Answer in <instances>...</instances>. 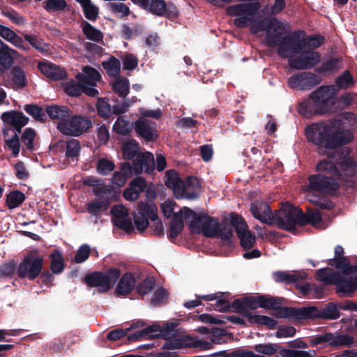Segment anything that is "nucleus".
Masks as SVG:
<instances>
[{
	"mask_svg": "<svg viewBox=\"0 0 357 357\" xmlns=\"http://www.w3.org/2000/svg\"><path fill=\"white\" fill-rule=\"evenodd\" d=\"M354 121L353 114L344 113L334 121L306 128L307 140L318 146L320 154L327 155L328 158L318 162V173L308 176L307 183L301 187V190L310 202L322 208H331L332 204L322 203L320 198L336 192L344 177L357 174L356 163L349 156V149L337 148L351 139V133L347 128L354 125Z\"/></svg>",
	"mask_w": 357,
	"mask_h": 357,
	"instance_id": "f257e3e1",
	"label": "nucleus"
},
{
	"mask_svg": "<svg viewBox=\"0 0 357 357\" xmlns=\"http://www.w3.org/2000/svg\"><path fill=\"white\" fill-rule=\"evenodd\" d=\"M272 24L275 33H268L267 46L277 47L280 56L289 59L291 67L310 69L320 61L321 55L314 50L323 43L322 37H301L296 33H291L287 23L273 20Z\"/></svg>",
	"mask_w": 357,
	"mask_h": 357,
	"instance_id": "f03ea898",
	"label": "nucleus"
},
{
	"mask_svg": "<svg viewBox=\"0 0 357 357\" xmlns=\"http://www.w3.org/2000/svg\"><path fill=\"white\" fill-rule=\"evenodd\" d=\"M261 8L259 2L243 3L230 6L227 8V13L231 16H235L234 24L238 27H245L250 25V31L257 34L266 31L265 43L267 45V36L269 32L274 31L273 21H280L276 18H265L259 20L258 10Z\"/></svg>",
	"mask_w": 357,
	"mask_h": 357,
	"instance_id": "7ed1b4c3",
	"label": "nucleus"
},
{
	"mask_svg": "<svg viewBox=\"0 0 357 357\" xmlns=\"http://www.w3.org/2000/svg\"><path fill=\"white\" fill-rule=\"evenodd\" d=\"M186 221L190 222L192 232L202 233L206 237H213L218 234L219 222L204 213H196L188 207H183Z\"/></svg>",
	"mask_w": 357,
	"mask_h": 357,
	"instance_id": "20e7f679",
	"label": "nucleus"
},
{
	"mask_svg": "<svg viewBox=\"0 0 357 357\" xmlns=\"http://www.w3.org/2000/svg\"><path fill=\"white\" fill-rule=\"evenodd\" d=\"M273 222L284 229H294L297 225H303L304 218L301 215V211L291 205L283 206L273 215Z\"/></svg>",
	"mask_w": 357,
	"mask_h": 357,
	"instance_id": "39448f33",
	"label": "nucleus"
},
{
	"mask_svg": "<svg viewBox=\"0 0 357 357\" xmlns=\"http://www.w3.org/2000/svg\"><path fill=\"white\" fill-rule=\"evenodd\" d=\"M43 258L39 256L36 250L29 252L17 268V274L21 278L34 280L42 271Z\"/></svg>",
	"mask_w": 357,
	"mask_h": 357,
	"instance_id": "423d86ee",
	"label": "nucleus"
},
{
	"mask_svg": "<svg viewBox=\"0 0 357 357\" xmlns=\"http://www.w3.org/2000/svg\"><path fill=\"white\" fill-rule=\"evenodd\" d=\"M91 126V121L81 116H69L66 121L58 122V130L64 135L79 136Z\"/></svg>",
	"mask_w": 357,
	"mask_h": 357,
	"instance_id": "0eeeda50",
	"label": "nucleus"
},
{
	"mask_svg": "<svg viewBox=\"0 0 357 357\" xmlns=\"http://www.w3.org/2000/svg\"><path fill=\"white\" fill-rule=\"evenodd\" d=\"M121 273L119 269L113 268L105 273L95 272L86 276V282L91 287L99 288L100 292H106L112 288L119 278Z\"/></svg>",
	"mask_w": 357,
	"mask_h": 357,
	"instance_id": "6e6552de",
	"label": "nucleus"
},
{
	"mask_svg": "<svg viewBox=\"0 0 357 357\" xmlns=\"http://www.w3.org/2000/svg\"><path fill=\"white\" fill-rule=\"evenodd\" d=\"M337 89L334 86H323L311 93L317 105L319 111L322 114L331 112L335 102Z\"/></svg>",
	"mask_w": 357,
	"mask_h": 357,
	"instance_id": "1a4fd4ad",
	"label": "nucleus"
},
{
	"mask_svg": "<svg viewBox=\"0 0 357 357\" xmlns=\"http://www.w3.org/2000/svg\"><path fill=\"white\" fill-rule=\"evenodd\" d=\"M337 291L350 294L357 289V264L346 266L342 271H338L337 278L334 283Z\"/></svg>",
	"mask_w": 357,
	"mask_h": 357,
	"instance_id": "9d476101",
	"label": "nucleus"
},
{
	"mask_svg": "<svg viewBox=\"0 0 357 357\" xmlns=\"http://www.w3.org/2000/svg\"><path fill=\"white\" fill-rule=\"evenodd\" d=\"M215 342L214 339H212L211 342H208L204 340L192 338L191 336L186 335L170 340L166 343L165 347L171 349L194 347L202 350H206L211 349L213 344Z\"/></svg>",
	"mask_w": 357,
	"mask_h": 357,
	"instance_id": "9b49d317",
	"label": "nucleus"
},
{
	"mask_svg": "<svg viewBox=\"0 0 357 357\" xmlns=\"http://www.w3.org/2000/svg\"><path fill=\"white\" fill-rule=\"evenodd\" d=\"M231 224L236 231L242 247L245 249L252 248L255 245L256 239L248 229V225L243 219L237 215H233L231 218Z\"/></svg>",
	"mask_w": 357,
	"mask_h": 357,
	"instance_id": "f8f14e48",
	"label": "nucleus"
},
{
	"mask_svg": "<svg viewBox=\"0 0 357 357\" xmlns=\"http://www.w3.org/2000/svg\"><path fill=\"white\" fill-rule=\"evenodd\" d=\"M289 349H281L279 354L281 357H315L317 353L314 350H302L307 347L305 342L300 338L288 342Z\"/></svg>",
	"mask_w": 357,
	"mask_h": 357,
	"instance_id": "ddd939ff",
	"label": "nucleus"
},
{
	"mask_svg": "<svg viewBox=\"0 0 357 357\" xmlns=\"http://www.w3.org/2000/svg\"><path fill=\"white\" fill-rule=\"evenodd\" d=\"M288 82L291 88L306 90L319 84L321 79L314 74L305 72L291 77Z\"/></svg>",
	"mask_w": 357,
	"mask_h": 357,
	"instance_id": "4468645a",
	"label": "nucleus"
},
{
	"mask_svg": "<svg viewBox=\"0 0 357 357\" xmlns=\"http://www.w3.org/2000/svg\"><path fill=\"white\" fill-rule=\"evenodd\" d=\"M319 309L314 306L302 308L284 307L280 314L282 317H291L295 319H307L319 318Z\"/></svg>",
	"mask_w": 357,
	"mask_h": 357,
	"instance_id": "2eb2a0df",
	"label": "nucleus"
},
{
	"mask_svg": "<svg viewBox=\"0 0 357 357\" xmlns=\"http://www.w3.org/2000/svg\"><path fill=\"white\" fill-rule=\"evenodd\" d=\"M176 326L177 324L175 323H169L164 326L162 328H160L158 325H152L135 333L131 338L138 340L147 336L150 339L158 335V333H164L165 335L172 337L174 335V329Z\"/></svg>",
	"mask_w": 357,
	"mask_h": 357,
	"instance_id": "dca6fc26",
	"label": "nucleus"
},
{
	"mask_svg": "<svg viewBox=\"0 0 357 357\" xmlns=\"http://www.w3.org/2000/svg\"><path fill=\"white\" fill-rule=\"evenodd\" d=\"M109 189L107 186L97 187L95 193L99 197L98 200L88 204L87 210L93 215H97L102 210H106L109 205L108 195Z\"/></svg>",
	"mask_w": 357,
	"mask_h": 357,
	"instance_id": "f3484780",
	"label": "nucleus"
},
{
	"mask_svg": "<svg viewBox=\"0 0 357 357\" xmlns=\"http://www.w3.org/2000/svg\"><path fill=\"white\" fill-rule=\"evenodd\" d=\"M114 225L122 229L126 232H130L133 226L131 220L128 218V209L122 205L114 206L111 208Z\"/></svg>",
	"mask_w": 357,
	"mask_h": 357,
	"instance_id": "a211bd4d",
	"label": "nucleus"
},
{
	"mask_svg": "<svg viewBox=\"0 0 357 357\" xmlns=\"http://www.w3.org/2000/svg\"><path fill=\"white\" fill-rule=\"evenodd\" d=\"M155 167L153 155L150 152L139 153L133 160V171L135 175L141 174L143 171L150 174Z\"/></svg>",
	"mask_w": 357,
	"mask_h": 357,
	"instance_id": "6ab92c4d",
	"label": "nucleus"
},
{
	"mask_svg": "<svg viewBox=\"0 0 357 357\" xmlns=\"http://www.w3.org/2000/svg\"><path fill=\"white\" fill-rule=\"evenodd\" d=\"M136 132L146 141H152L156 138L155 123L146 119L141 118L135 123Z\"/></svg>",
	"mask_w": 357,
	"mask_h": 357,
	"instance_id": "aec40b11",
	"label": "nucleus"
},
{
	"mask_svg": "<svg viewBox=\"0 0 357 357\" xmlns=\"http://www.w3.org/2000/svg\"><path fill=\"white\" fill-rule=\"evenodd\" d=\"M250 211L253 216L261 222L268 225L273 223V214L267 204L255 202L251 204Z\"/></svg>",
	"mask_w": 357,
	"mask_h": 357,
	"instance_id": "412c9836",
	"label": "nucleus"
},
{
	"mask_svg": "<svg viewBox=\"0 0 357 357\" xmlns=\"http://www.w3.org/2000/svg\"><path fill=\"white\" fill-rule=\"evenodd\" d=\"M165 185L172 190L174 195L178 198H183L185 194L184 183L180 179L178 174L174 170H169L165 175Z\"/></svg>",
	"mask_w": 357,
	"mask_h": 357,
	"instance_id": "4be33fe9",
	"label": "nucleus"
},
{
	"mask_svg": "<svg viewBox=\"0 0 357 357\" xmlns=\"http://www.w3.org/2000/svg\"><path fill=\"white\" fill-rule=\"evenodd\" d=\"M307 278V274L304 271H277L273 273V279L276 282H283L285 284L300 282Z\"/></svg>",
	"mask_w": 357,
	"mask_h": 357,
	"instance_id": "5701e85b",
	"label": "nucleus"
},
{
	"mask_svg": "<svg viewBox=\"0 0 357 357\" xmlns=\"http://www.w3.org/2000/svg\"><path fill=\"white\" fill-rule=\"evenodd\" d=\"M146 186L145 180L142 177L134 178L123 192V197L128 201H135L138 199Z\"/></svg>",
	"mask_w": 357,
	"mask_h": 357,
	"instance_id": "b1692460",
	"label": "nucleus"
},
{
	"mask_svg": "<svg viewBox=\"0 0 357 357\" xmlns=\"http://www.w3.org/2000/svg\"><path fill=\"white\" fill-rule=\"evenodd\" d=\"M77 78L82 84L95 88L97 83L100 82L101 75L96 69L86 66L83 68L82 73L77 75Z\"/></svg>",
	"mask_w": 357,
	"mask_h": 357,
	"instance_id": "393cba45",
	"label": "nucleus"
},
{
	"mask_svg": "<svg viewBox=\"0 0 357 357\" xmlns=\"http://www.w3.org/2000/svg\"><path fill=\"white\" fill-rule=\"evenodd\" d=\"M0 36L20 50H26L29 49L28 45L14 31L1 24Z\"/></svg>",
	"mask_w": 357,
	"mask_h": 357,
	"instance_id": "a878e982",
	"label": "nucleus"
},
{
	"mask_svg": "<svg viewBox=\"0 0 357 357\" xmlns=\"http://www.w3.org/2000/svg\"><path fill=\"white\" fill-rule=\"evenodd\" d=\"M38 68L44 75L54 80L62 79L66 76L63 68L52 63H40Z\"/></svg>",
	"mask_w": 357,
	"mask_h": 357,
	"instance_id": "bb28decb",
	"label": "nucleus"
},
{
	"mask_svg": "<svg viewBox=\"0 0 357 357\" xmlns=\"http://www.w3.org/2000/svg\"><path fill=\"white\" fill-rule=\"evenodd\" d=\"M17 52L0 40V70L9 69L13 63Z\"/></svg>",
	"mask_w": 357,
	"mask_h": 357,
	"instance_id": "cd10ccee",
	"label": "nucleus"
},
{
	"mask_svg": "<svg viewBox=\"0 0 357 357\" xmlns=\"http://www.w3.org/2000/svg\"><path fill=\"white\" fill-rule=\"evenodd\" d=\"M134 174L132 167L129 163H123L119 171H116L111 178L112 183L118 187H122L126 183L127 178Z\"/></svg>",
	"mask_w": 357,
	"mask_h": 357,
	"instance_id": "c85d7f7f",
	"label": "nucleus"
},
{
	"mask_svg": "<svg viewBox=\"0 0 357 357\" xmlns=\"http://www.w3.org/2000/svg\"><path fill=\"white\" fill-rule=\"evenodd\" d=\"M2 120L13 126L20 132L21 128L28 123V119L22 112H10L2 114Z\"/></svg>",
	"mask_w": 357,
	"mask_h": 357,
	"instance_id": "c756f323",
	"label": "nucleus"
},
{
	"mask_svg": "<svg viewBox=\"0 0 357 357\" xmlns=\"http://www.w3.org/2000/svg\"><path fill=\"white\" fill-rule=\"evenodd\" d=\"M65 91L66 93L71 96H80L83 92L89 96H96L98 94L97 89L93 87H89L88 86L82 84L79 81V83H69L65 87Z\"/></svg>",
	"mask_w": 357,
	"mask_h": 357,
	"instance_id": "7c9ffc66",
	"label": "nucleus"
},
{
	"mask_svg": "<svg viewBox=\"0 0 357 357\" xmlns=\"http://www.w3.org/2000/svg\"><path fill=\"white\" fill-rule=\"evenodd\" d=\"M298 112L307 118H310L314 114H323L321 112L319 111L317 105L311 95L309 98L299 103Z\"/></svg>",
	"mask_w": 357,
	"mask_h": 357,
	"instance_id": "2f4dec72",
	"label": "nucleus"
},
{
	"mask_svg": "<svg viewBox=\"0 0 357 357\" xmlns=\"http://www.w3.org/2000/svg\"><path fill=\"white\" fill-rule=\"evenodd\" d=\"M330 346L331 347L338 348L351 347L355 342L354 338L349 335L330 333Z\"/></svg>",
	"mask_w": 357,
	"mask_h": 357,
	"instance_id": "473e14b6",
	"label": "nucleus"
},
{
	"mask_svg": "<svg viewBox=\"0 0 357 357\" xmlns=\"http://www.w3.org/2000/svg\"><path fill=\"white\" fill-rule=\"evenodd\" d=\"M135 285V280L132 274L126 273L120 280L117 287L116 293L119 295L129 294Z\"/></svg>",
	"mask_w": 357,
	"mask_h": 357,
	"instance_id": "72a5a7b5",
	"label": "nucleus"
},
{
	"mask_svg": "<svg viewBox=\"0 0 357 357\" xmlns=\"http://www.w3.org/2000/svg\"><path fill=\"white\" fill-rule=\"evenodd\" d=\"M183 208H181L178 213H175L170 226L169 235L172 238H176L183 228V220L185 218V213L183 212Z\"/></svg>",
	"mask_w": 357,
	"mask_h": 357,
	"instance_id": "f704fd0d",
	"label": "nucleus"
},
{
	"mask_svg": "<svg viewBox=\"0 0 357 357\" xmlns=\"http://www.w3.org/2000/svg\"><path fill=\"white\" fill-rule=\"evenodd\" d=\"M46 112L52 119H58L59 122L66 121L70 113V109L66 107L57 105L47 107Z\"/></svg>",
	"mask_w": 357,
	"mask_h": 357,
	"instance_id": "c9c22d12",
	"label": "nucleus"
},
{
	"mask_svg": "<svg viewBox=\"0 0 357 357\" xmlns=\"http://www.w3.org/2000/svg\"><path fill=\"white\" fill-rule=\"evenodd\" d=\"M339 305L328 303L324 307L319 309V318L328 320H335L340 317Z\"/></svg>",
	"mask_w": 357,
	"mask_h": 357,
	"instance_id": "e433bc0d",
	"label": "nucleus"
},
{
	"mask_svg": "<svg viewBox=\"0 0 357 357\" xmlns=\"http://www.w3.org/2000/svg\"><path fill=\"white\" fill-rule=\"evenodd\" d=\"M185 185V195L183 198L194 199L197 197V191L200 188L198 180L196 178H189Z\"/></svg>",
	"mask_w": 357,
	"mask_h": 357,
	"instance_id": "4c0bfd02",
	"label": "nucleus"
},
{
	"mask_svg": "<svg viewBox=\"0 0 357 357\" xmlns=\"http://www.w3.org/2000/svg\"><path fill=\"white\" fill-rule=\"evenodd\" d=\"M337 274L338 272H335L331 268H321L317 273V279L325 284H334L337 278Z\"/></svg>",
	"mask_w": 357,
	"mask_h": 357,
	"instance_id": "58836bf2",
	"label": "nucleus"
},
{
	"mask_svg": "<svg viewBox=\"0 0 357 357\" xmlns=\"http://www.w3.org/2000/svg\"><path fill=\"white\" fill-rule=\"evenodd\" d=\"M301 215L303 216L305 220L303 225L310 223L317 228L323 229L325 227L321 225V215L318 210H310L306 214L301 212Z\"/></svg>",
	"mask_w": 357,
	"mask_h": 357,
	"instance_id": "ea45409f",
	"label": "nucleus"
},
{
	"mask_svg": "<svg viewBox=\"0 0 357 357\" xmlns=\"http://www.w3.org/2000/svg\"><path fill=\"white\" fill-rule=\"evenodd\" d=\"M145 10L153 14L161 16L166 12V3L163 0H149Z\"/></svg>",
	"mask_w": 357,
	"mask_h": 357,
	"instance_id": "a19ab883",
	"label": "nucleus"
},
{
	"mask_svg": "<svg viewBox=\"0 0 357 357\" xmlns=\"http://www.w3.org/2000/svg\"><path fill=\"white\" fill-rule=\"evenodd\" d=\"M286 3L284 0H275L273 3L267 4L262 10L266 15H276L280 13L285 8Z\"/></svg>",
	"mask_w": 357,
	"mask_h": 357,
	"instance_id": "79ce46f5",
	"label": "nucleus"
},
{
	"mask_svg": "<svg viewBox=\"0 0 357 357\" xmlns=\"http://www.w3.org/2000/svg\"><path fill=\"white\" fill-rule=\"evenodd\" d=\"M129 81L126 78H119L112 83V89L121 97H126L129 92Z\"/></svg>",
	"mask_w": 357,
	"mask_h": 357,
	"instance_id": "37998d69",
	"label": "nucleus"
},
{
	"mask_svg": "<svg viewBox=\"0 0 357 357\" xmlns=\"http://www.w3.org/2000/svg\"><path fill=\"white\" fill-rule=\"evenodd\" d=\"M82 29L85 36L91 40L99 42L102 38V32L86 22L82 23Z\"/></svg>",
	"mask_w": 357,
	"mask_h": 357,
	"instance_id": "c03bdc74",
	"label": "nucleus"
},
{
	"mask_svg": "<svg viewBox=\"0 0 357 357\" xmlns=\"http://www.w3.org/2000/svg\"><path fill=\"white\" fill-rule=\"evenodd\" d=\"M102 66L111 77H116L120 71V61L112 56L107 61L102 62Z\"/></svg>",
	"mask_w": 357,
	"mask_h": 357,
	"instance_id": "a18cd8bd",
	"label": "nucleus"
},
{
	"mask_svg": "<svg viewBox=\"0 0 357 357\" xmlns=\"http://www.w3.org/2000/svg\"><path fill=\"white\" fill-rule=\"evenodd\" d=\"M342 67L341 61L338 59H330L324 61L319 68L320 73H333Z\"/></svg>",
	"mask_w": 357,
	"mask_h": 357,
	"instance_id": "49530a36",
	"label": "nucleus"
},
{
	"mask_svg": "<svg viewBox=\"0 0 357 357\" xmlns=\"http://www.w3.org/2000/svg\"><path fill=\"white\" fill-rule=\"evenodd\" d=\"M12 79L14 83L20 88L26 85V77L24 71L19 68L14 67L11 71Z\"/></svg>",
	"mask_w": 357,
	"mask_h": 357,
	"instance_id": "de8ad7c7",
	"label": "nucleus"
},
{
	"mask_svg": "<svg viewBox=\"0 0 357 357\" xmlns=\"http://www.w3.org/2000/svg\"><path fill=\"white\" fill-rule=\"evenodd\" d=\"M51 268L54 273H59L63 269V260L59 251L55 250L50 255Z\"/></svg>",
	"mask_w": 357,
	"mask_h": 357,
	"instance_id": "09e8293b",
	"label": "nucleus"
},
{
	"mask_svg": "<svg viewBox=\"0 0 357 357\" xmlns=\"http://www.w3.org/2000/svg\"><path fill=\"white\" fill-rule=\"evenodd\" d=\"M139 146L135 141H129L126 142L123 147V157L126 159H132L135 156L137 157L138 153Z\"/></svg>",
	"mask_w": 357,
	"mask_h": 357,
	"instance_id": "8fccbe9b",
	"label": "nucleus"
},
{
	"mask_svg": "<svg viewBox=\"0 0 357 357\" xmlns=\"http://www.w3.org/2000/svg\"><path fill=\"white\" fill-rule=\"evenodd\" d=\"M81 149L79 142L72 139L66 142V155L68 158H74L79 155Z\"/></svg>",
	"mask_w": 357,
	"mask_h": 357,
	"instance_id": "3c124183",
	"label": "nucleus"
},
{
	"mask_svg": "<svg viewBox=\"0 0 357 357\" xmlns=\"http://www.w3.org/2000/svg\"><path fill=\"white\" fill-rule=\"evenodd\" d=\"M251 323H256L259 324L266 325L270 329H273L278 322L272 318L267 316L252 314L249 320Z\"/></svg>",
	"mask_w": 357,
	"mask_h": 357,
	"instance_id": "603ef678",
	"label": "nucleus"
},
{
	"mask_svg": "<svg viewBox=\"0 0 357 357\" xmlns=\"http://www.w3.org/2000/svg\"><path fill=\"white\" fill-rule=\"evenodd\" d=\"M251 323H256L259 324L266 325L270 329H273L278 322L272 318L267 316L252 314L249 320Z\"/></svg>",
	"mask_w": 357,
	"mask_h": 357,
	"instance_id": "864d4df0",
	"label": "nucleus"
},
{
	"mask_svg": "<svg viewBox=\"0 0 357 357\" xmlns=\"http://www.w3.org/2000/svg\"><path fill=\"white\" fill-rule=\"evenodd\" d=\"M251 323H256L259 324L266 325L270 329H273L278 322L272 318L267 316L252 314L249 320Z\"/></svg>",
	"mask_w": 357,
	"mask_h": 357,
	"instance_id": "5fc2aeb1",
	"label": "nucleus"
},
{
	"mask_svg": "<svg viewBox=\"0 0 357 357\" xmlns=\"http://www.w3.org/2000/svg\"><path fill=\"white\" fill-rule=\"evenodd\" d=\"M115 168V165L113 162L105 159H100L96 165L97 172L102 175H107L113 171Z\"/></svg>",
	"mask_w": 357,
	"mask_h": 357,
	"instance_id": "6e6d98bb",
	"label": "nucleus"
},
{
	"mask_svg": "<svg viewBox=\"0 0 357 357\" xmlns=\"http://www.w3.org/2000/svg\"><path fill=\"white\" fill-rule=\"evenodd\" d=\"M24 200V195L15 191L7 195V204L10 208H14L21 204Z\"/></svg>",
	"mask_w": 357,
	"mask_h": 357,
	"instance_id": "4d7b16f0",
	"label": "nucleus"
},
{
	"mask_svg": "<svg viewBox=\"0 0 357 357\" xmlns=\"http://www.w3.org/2000/svg\"><path fill=\"white\" fill-rule=\"evenodd\" d=\"M258 302L259 307L265 309H275L280 303L276 298L268 296H259Z\"/></svg>",
	"mask_w": 357,
	"mask_h": 357,
	"instance_id": "13d9d810",
	"label": "nucleus"
},
{
	"mask_svg": "<svg viewBox=\"0 0 357 357\" xmlns=\"http://www.w3.org/2000/svg\"><path fill=\"white\" fill-rule=\"evenodd\" d=\"M6 144L12 151L13 155L16 157L19 155L20 150V144L18 134L14 132L10 138H5Z\"/></svg>",
	"mask_w": 357,
	"mask_h": 357,
	"instance_id": "bf43d9fd",
	"label": "nucleus"
},
{
	"mask_svg": "<svg viewBox=\"0 0 357 357\" xmlns=\"http://www.w3.org/2000/svg\"><path fill=\"white\" fill-rule=\"evenodd\" d=\"M231 307L237 313H239L247 317L248 320H250V317L252 315V314L246 309L245 298L235 300L232 303Z\"/></svg>",
	"mask_w": 357,
	"mask_h": 357,
	"instance_id": "052dcab7",
	"label": "nucleus"
},
{
	"mask_svg": "<svg viewBox=\"0 0 357 357\" xmlns=\"http://www.w3.org/2000/svg\"><path fill=\"white\" fill-rule=\"evenodd\" d=\"M108 8L113 13L119 17H125L130 13L129 8L123 3H110Z\"/></svg>",
	"mask_w": 357,
	"mask_h": 357,
	"instance_id": "680f3d73",
	"label": "nucleus"
},
{
	"mask_svg": "<svg viewBox=\"0 0 357 357\" xmlns=\"http://www.w3.org/2000/svg\"><path fill=\"white\" fill-rule=\"evenodd\" d=\"M113 130L121 135H127L131 130L130 123L119 117L113 126Z\"/></svg>",
	"mask_w": 357,
	"mask_h": 357,
	"instance_id": "e2e57ef3",
	"label": "nucleus"
},
{
	"mask_svg": "<svg viewBox=\"0 0 357 357\" xmlns=\"http://www.w3.org/2000/svg\"><path fill=\"white\" fill-rule=\"evenodd\" d=\"M141 213L153 221H155L158 218L157 208L154 204H142L140 208Z\"/></svg>",
	"mask_w": 357,
	"mask_h": 357,
	"instance_id": "0e129e2a",
	"label": "nucleus"
},
{
	"mask_svg": "<svg viewBox=\"0 0 357 357\" xmlns=\"http://www.w3.org/2000/svg\"><path fill=\"white\" fill-rule=\"evenodd\" d=\"M296 333V330L294 327L282 326L278 328L275 335L278 338H289L293 337Z\"/></svg>",
	"mask_w": 357,
	"mask_h": 357,
	"instance_id": "69168bd1",
	"label": "nucleus"
},
{
	"mask_svg": "<svg viewBox=\"0 0 357 357\" xmlns=\"http://www.w3.org/2000/svg\"><path fill=\"white\" fill-rule=\"evenodd\" d=\"M278 346L276 344L268 343L266 344H259L255 345L256 351L265 355H272L276 353Z\"/></svg>",
	"mask_w": 357,
	"mask_h": 357,
	"instance_id": "338daca9",
	"label": "nucleus"
},
{
	"mask_svg": "<svg viewBox=\"0 0 357 357\" xmlns=\"http://www.w3.org/2000/svg\"><path fill=\"white\" fill-rule=\"evenodd\" d=\"M137 101V99L136 97L124 100L122 103L114 105L112 107V111L116 114L125 113L127 109Z\"/></svg>",
	"mask_w": 357,
	"mask_h": 357,
	"instance_id": "774afa93",
	"label": "nucleus"
}]
</instances>
